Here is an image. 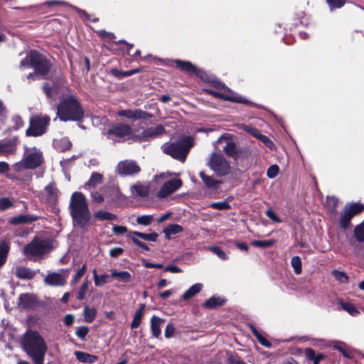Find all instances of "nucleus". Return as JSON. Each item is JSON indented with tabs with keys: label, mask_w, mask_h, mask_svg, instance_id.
<instances>
[{
	"label": "nucleus",
	"mask_w": 364,
	"mask_h": 364,
	"mask_svg": "<svg viewBox=\"0 0 364 364\" xmlns=\"http://www.w3.org/2000/svg\"><path fill=\"white\" fill-rule=\"evenodd\" d=\"M23 351L35 364H44L48 346L44 338L37 331L27 330L21 339Z\"/></svg>",
	"instance_id": "f257e3e1"
},
{
	"label": "nucleus",
	"mask_w": 364,
	"mask_h": 364,
	"mask_svg": "<svg viewBox=\"0 0 364 364\" xmlns=\"http://www.w3.org/2000/svg\"><path fill=\"white\" fill-rule=\"evenodd\" d=\"M70 215L73 224L86 228L90 224V213L85 196L80 192L73 193L70 203Z\"/></svg>",
	"instance_id": "f03ea898"
},
{
	"label": "nucleus",
	"mask_w": 364,
	"mask_h": 364,
	"mask_svg": "<svg viewBox=\"0 0 364 364\" xmlns=\"http://www.w3.org/2000/svg\"><path fill=\"white\" fill-rule=\"evenodd\" d=\"M57 115L61 121H79L84 111L77 98L70 95L64 97L57 107Z\"/></svg>",
	"instance_id": "7ed1b4c3"
},
{
	"label": "nucleus",
	"mask_w": 364,
	"mask_h": 364,
	"mask_svg": "<svg viewBox=\"0 0 364 364\" xmlns=\"http://www.w3.org/2000/svg\"><path fill=\"white\" fill-rule=\"evenodd\" d=\"M43 161L42 152L36 147L26 148L25 153L21 161L13 165L12 168L16 173L28 171L27 169H34Z\"/></svg>",
	"instance_id": "20e7f679"
},
{
	"label": "nucleus",
	"mask_w": 364,
	"mask_h": 364,
	"mask_svg": "<svg viewBox=\"0 0 364 364\" xmlns=\"http://www.w3.org/2000/svg\"><path fill=\"white\" fill-rule=\"evenodd\" d=\"M193 146V139L190 136H187L176 142L165 143L161 148L165 154L183 162L186 160L190 149Z\"/></svg>",
	"instance_id": "39448f33"
},
{
	"label": "nucleus",
	"mask_w": 364,
	"mask_h": 364,
	"mask_svg": "<svg viewBox=\"0 0 364 364\" xmlns=\"http://www.w3.org/2000/svg\"><path fill=\"white\" fill-rule=\"evenodd\" d=\"M32 67L35 69V75H45L50 69L48 61L35 50L31 51L20 63V68L24 69ZM34 74L30 73L28 79L31 78Z\"/></svg>",
	"instance_id": "423d86ee"
},
{
	"label": "nucleus",
	"mask_w": 364,
	"mask_h": 364,
	"mask_svg": "<svg viewBox=\"0 0 364 364\" xmlns=\"http://www.w3.org/2000/svg\"><path fill=\"white\" fill-rule=\"evenodd\" d=\"M52 248L50 241L39 240L35 237L23 248V252L26 257L33 259L43 257L44 255L48 253Z\"/></svg>",
	"instance_id": "0eeeda50"
},
{
	"label": "nucleus",
	"mask_w": 364,
	"mask_h": 364,
	"mask_svg": "<svg viewBox=\"0 0 364 364\" xmlns=\"http://www.w3.org/2000/svg\"><path fill=\"white\" fill-rule=\"evenodd\" d=\"M208 166L219 176H225L230 171L228 161L221 154L213 153L208 160Z\"/></svg>",
	"instance_id": "6e6552de"
},
{
	"label": "nucleus",
	"mask_w": 364,
	"mask_h": 364,
	"mask_svg": "<svg viewBox=\"0 0 364 364\" xmlns=\"http://www.w3.org/2000/svg\"><path fill=\"white\" fill-rule=\"evenodd\" d=\"M215 87L221 92H215L211 90H205V92L210 93V95L216 97L221 98L228 101L242 104L248 103V100H246L244 97L232 92L224 84L217 82L215 84Z\"/></svg>",
	"instance_id": "1a4fd4ad"
},
{
	"label": "nucleus",
	"mask_w": 364,
	"mask_h": 364,
	"mask_svg": "<svg viewBox=\"0 0 364 364\" xmlns=\"http://www.w3.org/2000/svg\"><path fill=\"white\" fill-rule=\"evenodd\" d=\"M50 119L47 116H36L30 120V127L26 130L27 136H38L45 133Z\"/></svg>",
	"instance_id": "9d476101"
},
{
	"label": "nucleus",
	"mask_w": 364,
	"mask_h": 364,
	"mask_svg": "<svg viewBox=\"0 0 364 364\" xmlns=\"http://www.w3.org/2000/svg\"><path fill=\"white\" fill-rule=\"evenodd\" d=\"M363 209V205L360 203H352L350 205H346L340 219V224L341 227L344 229H346L349 226L350 222L353 217L361 213Z\"/></svg>",
	"instance_id": "9b49d317"
},
{
	"label": "nucleus",
	"mask_w": 364,
	"mask_h": 364,
	"mask_svg": "<svg viewBox=\"0 0 364 364\" xmlns=\"http://www.w3.org/2000/svg\"><path fill=\"white\" fill-rule=\"evenodd\" d=\"M164 131V128L162 125H157L154 127L144 129L140 134H133L132 139L134 141H146L150 139L156 138L161 135Z\"/></svg>",
	"instance_id": "f8f14e48"
},
{
	"label": "nucleus",
	"mask_w": 364,
	"mask_h": 364,
	"mask_svg": "<svg viewBox=\"0 0 364 364\" xmlns=\"http://www.w3.org/2000/svg\"><path fill=\"white\" fill-rule=\"evenodd\" d=\"M140 167L133 160H125L120 161L116 168V171L121 176H132L140 171Z\"/></svg>",
	"instance_id": "ddd939ff"
},
{
	"label": "nucleus",
	"mask_w": 364,
	"mask_h": 364,
	"mask_svg": "<svg viewBox=\"0 0 364 364\" xmlns=\"http://www.w3.org/2000/svg\"><path fill=\"white\" fill-rule=\"evenodd\" d=\"M222 144H223V151L228 156H232L233 158L237 157V149L236 144L228 136L225 135L221 136L215 143L216 148Z\"/></svg>",
	"instance_id": "4468645a"
},
{
	"label": "nucleus",
	"mask_w": 364,
	"mask_h": 364,
	"mask_svg": "<svg viewBox=\"0 0 364 364\" xmlns=\"http://www.w3.org/2000/svg\"><path fill=\"white\" fill-rule=\"evenodd\" d=\"M183 185L182 181L179 178H173L166 183L161 186L158 192L159 198H166L178 190Z\"/></svg>",
	"instance_id": "2eb2a0df"
},
{
	"label": "nucleus",
	"mask_w": 364,
	"mask_h": 364,
	"mask_svg": "<svg viewBox=\"0 0 364 364\" xmlns=\"http://www.w3.org/2000/svg\"><path fill=\"white\" fill-rule=\"evenodd\" d=\"M131 132L132 128L129 126L124 124H118L109 129L106 134L108 139L114 140V136L122 138L129 135Z\"/></svg>",
	"instance_id": "dca6fc26"
},
{
	"label": "nucleus",
	"mask_w": 364,
	"mask_h": 364,
	"mask_svg": "<svg viewBox=\"0 0 364 364\" xmlns=\"http://www.w3.org/2000/svg\"><path fill=\"white\" fill-rule=\"evenodd\" d=\"M174 63L181 70L185 71L189 74L196 75L200 77H202L203 74V71L202 70L198 68L188 61L175 60Z\"/></svg>",
	"instance_id": "f3484780"
},
{
	"label": "nucleus",
	"mask_w": 364,
	"mask_h": 364,
	"mask_svg": "<svg viewBox=\"0 0 364 364\" xmlns=\"http://www.w3.org/2000/svg\"><path fill=\"white\" fill-rule=\"evenodd\" d=\"M54 5L68 6L71 7L73 9H74L82 18H83L84 20H90V16L85 11L82 10V9L77 8V6L71 5L69 3H68L66 1H57V0L47 1H45L42 5L37 6L36 7L40 8L43 6H54Z\"/></svg>",
	"instance_id": "a211bd4d"
},
{
	"label": "nucleus",
	"mask_w": 364,
	"mask_h": 364,
	"mask_svg": "<svg viewBox=\"0 0 364 364\" xmlns=\"http://www.w3.org/2000/svg\"><path fill=\"white\" fill-rule=\"evenodd\" d=\"M105 198L107 203L120 201L124 199L123 195L117 186H111L105 190Z\"/></svg>",
	"instance_id": "6ab92c4d"
},
{
	"label": "nucleus",
	"mask_w": 364,
	"mask_h": 364,
	"mask_svg": "<svg viewBox=\"0 0 364 364\" xmlns=\"http://www.w3.org/2000/svg\"><path fill=\"white\" fill-rule=\"evenodd\" d=\"M117 114L120 117H124L131 119H138L144 118L146 113L140 109H125L119 111Z\"/></svg>",
	"instance_id": "aec40b11"
},
{
	"label": "nucleus",
	"mask_w": 364,
	"mask_h": 364,
	"mask_svg": "<svg viewBox=\"0 0 364 364\" xmlns=\"http://www.w3.org/2000/svg\"><path fill=\"white\" fill-rule=\"evenodd\" d=\"M44 281L47 284L53 286H63L65 282L62 275L58 273L49 274L45 277Z\"/></svg>",
	"instance_id": "412c9836"
},
{
	"label": "nucleus",
	"mask_w": 364,
	"mask_h": 364,
	"mask_svg": "<svg viewBox=\"0 0 364 364\" xmlns=\"http://www.w3.org/2000/svg\"><path fill=\"white\" fill-rule=\"evenodd\" d=\"M164 322V320L163 318L156 316H152L151 318V330L154 337L159 338L161 335V328Z\"/></svg>",
	"instance_id": "4be33fe9"
},
{
	"label": "nucleus",
	"mask_w": 364,
	"mask_h": 364,
	"mask_svg": "<svg viewBox=\"0 0 364 364\" xmlns=\"http://www.w3.org/2000/svg\"><path fill=\"white\" fill-rule=\"evenodd\" d=\"M37 220V217L31 215H20L10 218L9 223L13 225L31 223Z\"/></svg>",
	"instance_id": "5701e85b"
},
{
	"label": "nucleus",
	"mask_w": 364,
	"mask_h": 364,
	"mask_svg": "<svg viewBox=\"0 0 364 364\" xmlns=\"http://www.w3.org/2000/svg\"><path fill=\"white\" fill-rule=\"evenodd\" d=\"M35 304V299L30 294H21L19 296L18 305L23 309H31Z\"/></svg>",
	"instance_id": "b1692460"
},
{
	"label": "nucleus",
	"mask_w": 364,
	"mask_h": 364,
	"mask_svg": "<svg viewBox=\"0 0 364 364\" xmlns=\"http://www.w3.org/2000/svg\"><path fill=\"white\" fill-rule=\"evenodd\" d=\"M71 142L67 137L53 140L55 149L59 151H65L71 147Z\"/></svg>",
	"instance_id": "393cba45"
},
{
	"label": "nucleus",
	"mask_w": 364,
	"mask_h": 364,
	"mask_svg": "<svg viewBox=\"0 0 364 364\" xmlns=\"http://www.w3.org/2000/svg\"><path fill=\"white\" fill-rule=\"evenodd\" d=\"M203 289V284L201 283H196L192 285L182 295L183 300H188L197 294H198Z\"/></svg>",
	"instance_id": "a878e982"
},
{
	"label": "nucleus",
	"mask_w": 364,
	"mask_h": 364,
	"mask_svg": "<svg viewBox=\"0 0 364 364\" xmlns=\"http://www.w3.org/2000/svg\"><path fill=\"white\" fill-rule=\"evenodd\" d=\"M15 274L18 278L23 279H31L35 275V273L30 269L21 266L16 268Z\"/></svg>",
	"instance_id": "bb28decb"
},
{
	"label": "nucleus",
	"mask_w": 364,
	"mask_h": 364,
	"mask_svg": "<svg viewBox=\"0 0 364 364\" xmlns=\"http://www.w3.org/2000/svg\"><path fill=\"white\" fill-rule=\"evenodd\" d=\"M75 355L76 358L82 363H93L97 360V357L96 355L82 351H75Z\"/></svg>",
	"instance_id": "cd10ccee"
},
{
	"label": "nucleus",
	"mask_w": 364,
	"mask_h": 364,
	"mask_svg": "<svg viewBox=\"0 0 364 364\" xmlns=\"http://www.w3.org/2000/svg\"><path fill=\"white\" fill-rule=\"evenodd\" d=\"M103 179V176L100 173H93L89 181L85 185V188H95L96 186L102 183Z\"/></svg>",
	"instance_id": "c85d7f7f"
},
{
	"label": "nucleus",
	"mask_w": 364,
	"mask_h": 364,
	"mask_svg": "<svg viewBox=\"0 0 364 364\" xmlns=\"http://www.w3.org/2000/svg\"><path fill=\"white\" fill-rule=\"evenodd\" d=\"M183 227L178 224H171L164 229L166 238L169 240L172 235L180 233L183 231Z\"/></svg>",
	"instance_id": "c756f323"
},
{
	"label": "nucleus",
	"mask_w": 364,
	"mask_h": 364,
	"mask_svg": "<svg viewBox=\"0 0 364 364\" xmlns=\"http://www.w3.org/2000/svg\"><path fill=\"white\" fill-rule=\"evenodd\" d=\"M111 277L120 282H129L131 280V274L127 271L117 272L115 270L112 271Z\"/></svg>",
	"instance_id": "7c9ffc66"
},
{
	"label": "nucleus",
	"mask_w": 364,
	"mask_h": 364,
	"mask_svg": "<svg viewBox=\"0 0 364 364\" xmlns=\"http://www.w3.org/2000/svg\"><path fill=\"white\" fill-rule=\"evenodd\" d=\"M83 315L85 321L91 323L96 317L97 310L95 308H90L87 305H85Z\"/></svg>",
	"instance_id": "2f4dec72"
},
{
	"label": "nucleus",
	"mask_w": 364,
	"mask_h": 364,
	"mask_svg": "<svg viewBox=\"0 0 364 364\" xmlns=\"http://www.w3.org/2000/svg\"><path fill=\"white\" fill-rule=\"evenodd\" d=\"M16 174H7V177L12 180H19L21 181H29L31 180L32 173L30 171H25L21 173H16Z\"/></svg>",
	"instance_id": "473e14b6"
},
{
	"label": "nucleus",
	"mask_w": 364,
	"mask_h": 364,
	"mask_svg": "<svg viewBox=\"0 0 364 364\" xmlns=\"http://www.w3.org/2000/svg\"><path fill=\"white\" fill-rule=\"evenodd\" d=\"M43 90L47 96L53 100H55L56 95L60 92V88L56 85L50 86L48 84H46L44 85Z\"/></svg>",
	"instance_id": "72a5a7b5"
},
{
	"label": "nucleus",
	"mask_w": 364,
	"mask_h": 364,
	"mask_svg": "<svg viewBox=\"0 0 364 364\" xmlns=\"http://www.w3.org/2000/svg\"><path fill=\"white\" fill-rule=\"evenodd\" d=\"M94 216L99 220H114L117 219V216L114 214L105 210H98L95 212Z\"/></svg>",
	"instance_id": "f704fd0d"
},
{
	"label": "nucleus",
	"mask_w": 364,
	"mask_h": 364,
	"mask_svg": "<svg viewBox=\"0 0 364 364\" xmlns=\"http://www.w3.org/2000/svg\"><path fill=\"white\" fill-rule=\"evenodd\" d=\"M224 302L225 300L220 297L212 296L205 302L204 306L210 309H213L217 306L223 305Z\"/></svg>",
	"instance_id": "c9c22d12"
},
{
	"label": "nucleus",
	"mask_w": 364,
	"mask_h": 364,
	"mask_svg": "<svg viewBox=\"0 0 364 364\" xmlns=\"http://www.w3.org/2000/svg\"><path fill=\"white\" fill-rule=\"evenodd\" d=\"M199 175L207 187L210 188H218V186L220 183L218 181L210 176L205 175L203 172H200Z\"/></svg>",
	"instance_id": "e433bc0d"
},
{
	"label": "nucleus",
	"mask_w": 364,
	"mask_h": 364,
	"mask_svg": "<svg viewBox=\"0 0 364 364\" xmlns=\"http://www.w3.org/2000/svg\"><path fill=\"white\" fill-rule=\"evenodd\" d=\"M145 308V304H142L139 310L135 312L134 319L131 323L132 328H136L139 326L143 317V312Z\"/></svg>",
	"instance_id": "4c0bfd02"
},
{
	"label": "nucleus",
	"mask_w": 364,
	"mask_h": 364,
	"mask_svg": "<svg viewBox=\"0 0 364 364\" xmlns=\"http://www.w3.org/2000/svg\"><path fill=\"white\" fill-rule=\"evenodd\" d=\"M340 306L344 311H347L350 315L353 316H355L359 314L358 310L351 303L340 302Z\"/></svg>",
	"instance_id": "58836bf2"
},
{
	"label": "nucleus",
	"mask_w": 364,
	"mask_h": 364,
	"mask_svg": "<svg viewBox=\"0 0 364 364\" xmlns=\"http://www.w3.org/2000/svg\"><path fill=\"white\" fill-rule=\"evenodd\" d=\"M130 188L132 192L135 191L136 195L141 197L147 196L149 193L147 187L141 183H136L132 186Z\"/></svg>",
	"instance_id": "ea45409f"
},
{
	"label": "nucleus",
	"mask_w": 364,
	"mask_h": 364,
	"mask_svg": "<svg viewBox=\"0 0 364 364\" xmlns=\"http://www.w3.org/2000/svg\"><path fill=\"white\" fill-rule=\"evenodd\" d=\"M130 234L137 236L144 240L152 241V242H155L158 237V234L156 232H153L151 234H146V233H143V232H140L134 231Z\"/></svg>",
	"instance_id": "a19ab883"
},
{
	"label": "nucleus",
	"mask_w": 364,
	"mask_h": 364,
	"mask_svg": "<svg viewBox=\"0 0 364 364\" xmlns=\"http://www.w3.org/2000/svg\"><path fill=\"white\" fill-rule=\"evenodd\" d=\"M354 235L357 241H364V220L360 224L355 227Z\"/></svg>",
	"instance_id": "79ce46f5"
},
{
	"label": "nucleus",
	"mask_w": 364,
	"mask_h": 364,
	"mask_svg": "<svg viewBox=\"0 0 364 364\" xmlns=\"http://www.w3.org/2000/svg\"><path fill=\"white\" fill-rule=\"evenodd\" d=\"M107 274H97L96 270H93V279L95 286L100 287L107 282Z\"/></svg>",
	"instance_id": "37998d69"
},
{
	"label": "nucleus",
	"mask_w": 364,
	"mask_h": 364,
	"mask_svg": "<svg viewBox=\"0 0 364 364\" xmlns=\"http://www.w3.org/2000/svg\"><path fill=\"white\" fill-rule=\"evenodd\" d=\"M210 207L214 209L218 210H228L230 208V205L229 204V198L223 201L220 202H214L210 204Z\"/></svg>",
	"instance_id": "c03bdc74"
},
{
	"label": "nucleus",
	"mask_w": 364,
	"mask_h": 364,
	"mask_svg": "<svg viewBox=\"0 0 364 364\" xmlns=\"http://www.w3.org/2000/svg\"><path fill=\"white\" fill-rule=\"evenodd\" d=\"M291 264L296 274H300L301 273V261L299 257H293L291 260Z\"/></svg>",
	"instance_id": "a18cd8bd"
},
{
	"label": "nucleus",
	"mask_w": 364,
	"mask_h": 364,
	"mask_svg": "<svg viewBox=\"0 0 364 364\" xmlns=\"http://www.w3.org/2000/svg\"><path fill=\"white\" fill-rule=\"evenodd\" d=\"M139 72V70H129V71H119L117 69H113L112 70V73L117 77H119V78H122V77H128V76H131L134 74H136Z\"/></svg>",
	"instance_id": "49530a36"
},
{
	"label": "nucleus",
	"mask_w": 364,
	"mask_h": 364,
	"mask_svg": "<svg viewBox=\"0 0 364 364\" xmlns=\"http://www.w3.org/2000/svg\"><path fill=\"white\" fill-rule=\"evenodd\" d=\"M251 329L253 334L257 337L261 345L267 348L271 347V343L267 340H266L265 338H264L254 326H251Z\"/></svg>",
	"instance_id": "de8ad7c7"
},
{
	"label": "nucleus",
	"mask_w": 364,
	"mask_h": 364,
	"mask_svg": "<svg viewBox=\"0 0 364 364\" xmlns=\"http://www.w3.org/2000/svg\"><path fill=\"white\" fill-rule=\"evenodd\" d=\"M90 196H91L92 203H95V204H100L105 200H106L105 194L104 193V195H102L101 193H100L98 191L91 192Z\"/></svg>",
	"instance_id": "09e8293b"
},
{
	"label": "nucleus",
	"mask_w": 364,
	"mask_h": 364,
	"mask_svg": "<svg viewBox=\"0 0 364 364\" xmlns=\"http://www.w3.org/2000/svg\"><path fill=\"white\" fill-rule=\"evenodd\" d=\"M14 151V147L9 144L0 141V156L6 155Z\"/></svg>",
	"instance_id": "8fccbe9b"
},
{
	"label": "nucleus",
	"mask_w": 364,
	"mask_h": 364,
	"mask_svg": "<svg viewBox=\"0 0 364 364\" xmlns=\"http://www.w3.org/2000/svg\"><path fill=\"white\" fill-rule=\"evenodd\" d=\"M327 4L332 11L335 9H340L346 4V0H326Z\"/></svg>",
	"instance_id": "3c124183"
},
{
	"label": "nucleus",
	"mask_w": 364,
	"mask_h": 364,
	"mask_svg": "<svg viewBox=\"0 0 364 364\" xmlns=\"http://www.w3.org/2000/svg\"><path fill=\"white\" fill-rule=\"evenodd\" d=\"M274 244L273 240H253L251 242V245L257 247L265 248L272 246Z\"/></svg>",
	"instance_id": "603ef678"
},
{
	"label": "nucleus",
	"mask_w": 364,
	"mask_h": 364,
	"mask_svg": "<svg viewBox=\"0 0 364 364\" xmlns=\"http://www.w3.org/2000/svg\"><path fill=\"white\" fill-rule=\"evenodd\" d=\"M152 221L153 216L149 215H141L136 219L137 223L143 225H149Z\"/></svg>",
	"instance_id": "864d4df0"
},
{
	"label": "nucleus",
	"mask_w": 364,
	"mask_h": 364,
	"mask_svg": "<svg viewBox=\"0 0 364 364\" xmlns=\"http://www.w3.org/2000/svg\"><path fill=\"white\" fill-rule=\"evenodd\" d=\"M7 116V110L3 102L0 100V129L4 125Z\"/></svg>",
	"instance_id": "5fc2aeb1"
},
{
	"label": "nucleus",
	"mask_w": 364,
	"mask_h": 364,
	"mask_svg": "<svg viewBox=\"0 0 364 364\" xmlns=\"http://www.w3.org/2000/svg\"><path fill=\"white\" fill-rule=\"evenodd\" d=\"M88 289V283L87 282H83V284L81 285L80 289L78 290L77 299L78 300H82L85 298V295L87 293Z\"/></svg>",
	"instance_id": "6e6d98bb"
},
{
	"label": "nucleus",
	"mask_w": 364,
	"mask_h": 364,
	"mask_svg": "<svg viewBox=\"0 0 364 364\" xmlns=\"http://www.w3.org/2000/svg\"><path fill=\"white\" fill-rule=\"evenodd\" d=\"M14 205L13 202L8 198H0V210H4Z\"/></svg>",
	"instance_id": "4d7b16f0"
},
{
	"label": "nucleus",
	"mask_w": 364,
	"mask_h": 364,
	"mask_svg": "<svg viewBox=\"0 0 364 364\" xmlns=\"http://www.w3.org/2000/svg\"><path fill=\"white\" fill-rule=\"evenodd\" d=\"M279 173V167L277 165L270 166L267 171V176L269 178H275Z\"/></svg>",
	"instance_id": "13d9d810"
},
{
	"label": "nucleus",
	"mask_w": 364,
	"mask_h": 364,
	"mask_svg": "<svg viewBox=\"0 0 364 364\" xmlns=\"http://www.w3.org/2000/svg\"><path fill=\"white\" fill-rule=\"evenodd\" d=\"M210 250L212 251L213 253H215L219 258L226 260L228 259V256L225 252H223L220 248L218 247H210Z\"/></svg>",
	"instance_id": "bf43d9fd"
},
{
	"label": "nucleus",
	"mask_w": 364,
	"mask_h": 364,
	"mask_svg": "<svg viewBox=\"0 0 364 364\" xmlns=\"http://www.w3.org/2000/svg\"><path fill=\"white\" fill-rule=\"evenodd\" d=\"M332 274L338 281L341 282H346L348 281V277L343 272L333 270L332 272Z\"/></svg>",
	"instance_id": "052dcab7"
},
{
	"label": "nucleus",
	"mask_w": 364,
	"mask_h": 364,
	"mask_svg": "<svg viewBox=\"0 0 364 364\" xmlns=\"http://www.w3.org/2000/svg\"><path fill=\"white\" fill-rule=\"evenodd\" d=\"M9 251V243L6 240L0 242V255H4L7 257Z\"/></svg>",
	"instance_id": "680f3d73"
},
{
	"label": "nucleus",
	"mask_w": 364,
	"mask_h": 364,
	"mask_svg": "<svg viewBox=\"0 0 364 364\" xmlns=\"http://www.w3.org/2000/svg\"><path fill=\"white\" fill-rule=\"evenodd\" d=\"M89 332V328L87 326H80L76 331V335L80 339L85 338Z\"/></svg>",
	"instance_id": "e2e57ef3"
},
{
	"label": "nucleus",
	"mask_w": 364,
	"mask_h": 364,
	"mask_svg": "<svg viewBox=\"0 0 364 364\" xmlns=\"http://www.w3.org/2000/svg\"><path fill=\"white\" fill-rule=\"evenodd\" d=\"M127 237L129 238H130L132 242L136 245H137L138 247H141V249H143L145 251H149V247L144 242H141L140 240H137L136 238L132 237L131 235V234L128 235Z\"/></svg>",
	"instance_id": "0e129e2a"
},
{
	"label": "nucleus",
	"mask_w": 364,
	"mask_h": 364,
	"mask_svg": "<svg viewBox=\"0 0 364 364\" xmlns=\"http://www.w3.org/2000/svg\"><path fill=\"white\" fill-rule=\"evenodd\" d=\"M112 232L114 235H120L127 232V228L125 226L114 225L112 227Z\"/></svg>",
	"instance_id": "69168bd1"
},
{
	"label": "nucleus",
	"mask_w": 364,
	"mask_h": 364,
	"mask_svg": "<svg viewBox=\"0 0 364 364\" xmlns=\"http://www.w3.org/2000/svg\"><path fill=\"white\" fill-rule=\"evenodd\" d=\"M85 271H86V266H85V264H84L77 271V272L75 274L73 279V283L76 284L77 282V281L84 275Z\"/></svg>",
	"instance_id": "338daca9"
},
{
	"label": "nucleus",
	"mask_w": 364,
	"mask_h": 364,
	"mask_svg": "<svg viewBox=\"0 0 364 364\" xmlns=\"http://www.w3.org/2000/svg\"><path fill=\"white\" fill-rule=\"evenodd\" d=\"M266 215L275 223H280L281 220L276 213L271 209H268L265 212Z\"/></svg>",
	"instance_id": "774afa93"
}]
</instances>
